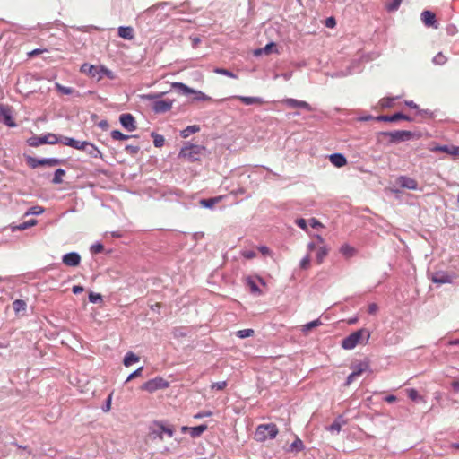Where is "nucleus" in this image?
Here are the masks:
<instances>
[{
	"instance_id": "28",
	"label": "nucleus",
	"mask_w": 459,
	"mask_h": 459,
	"mask_svg": "<svg viewBox=\"0 0 459 459\" xmlns=\"http://www.w3.org/2000/svg\"><path fill=\"white\" fill-rule=\"evenodd\" d=\"M324 243V238L320 235H315L313 239L307 244V250L308 252H312L314 250H316V248L319 247V245Z\"/></svg>"
},
{
	"instance_id": "2",
	"label": "nucleus",
	"mask_w": 459,
	"mask_h": 459,
	"mask_svg": "<svg viewBox=\"0 0 459 459\" xmlns=\"http://www.w3.org/2000/svg\"><path fill=\"white\" fill-rule=\"evenodd\" d=\"M164 94V92L154 93V94H145L143 95V99L146 100H152V109L156 114H162L169 111L172 108L173 100L164 99L161 100L160 97Z\"/></svg>"
},
{
	"instance_id": "31",
	"label": "nucleus",
	"mask_w": 459,
	"mask_h": 459,
	"mask_svg": "<svg viewBox=\"0 0 459 459\" xmlns=\"http://www.w3.org/2000/svg\"><path fill=\"white\" fill-rule=\"evenodd\" d=\"M140 358L132 351H128L124 358L123 363L126 367H129L134 363L138 362Z\"/></svg>"
},
{
	"instance_id": "17",
	"label": "nucleus",
	"mask_w": 459,
	"mask_h": 459,
	"mask_svg": "<svg viewBox=\"0 0 459 459\" xmlns=\"http://www.w3.org/2000/svg\"><path fill=\"white\" fill-rule=\"evenodd\" d=\"M421 20L426 26L437 28L436 24V16L431 11H423L421 13Z\"/></svg>"
},
{
	"instance_id": "42",
	"label": "nucleus",
	"mask_w": 459,
	"mask_h": 459,
	"mask_svg": "<svg viewBox=\"0 0 459 459\" xmlns=\"http://www.w3.org/2000/svg\"><path fill=\"white\" fill-rule=\"evenodd\" d=\"M214 73H216L218 74L225 75V76H228V77H230L233 79L238 78V75L236 74H234L233 72L228 70V69H225V68L217 67L214 69Z\"/></svg>"
},
{
	"instance_id": "12",
	"label": "nucleus",
	"mask_w": 459,
	"mask_h": 459,
	"mask_svg": "<svg viewBox=\"0 0 459 459\" xmlns=\"http://www.w3.org/2000/svg\"><path fill=\"white\" fill-rule=\"evenodd\" d=\"M119 122L121 126L128 132H134L137 128L135 118L130 113L121 114L119 117Z\"/></svg>"
},
{
	"instance_id": "3",
	"label": "nucleus",
	"mask_w": 459,
	"mask_h": 459,
	"mask_svg": "<svg viewBox=\"0 0 459 459\" xmlns=\"http://www.w3.org/2000/svg\"><path fill=\"white\" fill-rule=\"evenodd\" d=\"M378 136L387 137L389 143L396 144L413 139H418L420 138V134L407 130H395L389 132H379Z\"/></svg>"
},
{
	"instance_id": "37",
	"label": "nucleus",
	"mask_w": 459,
	"mask_h": 459,
	"mask_svg": "<svg viewBox=\"0 0 459 459\" xmlns=\"http://www.w3.org/2000/svg\"><path fill=\"white\" fill-rule=\"evenodd\" d=\"M38 221L35 219L29 220L27 221H24L22 223H20L19 225L15 226L13 230H27L32 226H35L37 224Z\"/></svg>"
},
{
	"instance_id": "56",
	"label": "nucleus",
	"mask_w": 459,
	"mask_h": 459,
	"mask_svg": "<svg viewBox=\"0 0 459 459\" xmlns=\"http://www.w3.org/2000/svg\"><path fill=\"white\" fill-rule=\"evenodd\" d=\"M104 249V247L101 243H95L91 245L90 250L92 254H99L101 253Z\"/></svg>"
},
{
	"instance_id": "61",
	"label": "nucleus",
	"mask_w": 459,
	"mask_h": 459,
	"mask_svg": "<svg viewBox=\"0 0 459 459\" xmlns=\"http://www.w3.org/2000/svg\"><path fill=\"white\" fill-rule=\"evenodd\" d=\"M173 335L178 338V337L186 336V333L183 328H174Z\"/></svg>"
},
{
	"instance_id": "24",
	"label": "nucleus",
	"mask_w": 459,
	"mask_h": 459,
	"mask_svg": "<svg viewBox=\"0 0 459 459\" xmlns=\"http://www.w3.org/2000/svg\"><path fill=\"white\" fill-rule=\"evenodd\" d=\"M87 154H89L92 158H99L103 160L102 152L100 149L95 146L93 143L89 142V145L86 146V149L83 150Z\"/></svg>"
},
{
	"instance_id": "64",
	"label": "nucleus",
	"mask_w": 459,
	"mask_h": 459,
	"mask_svg": "<svg viewBox=\"0 0 459 459\" xmlns=\"http://www.w3.org/2000/svg\"><path fill=\"white\" fill-rule=\"evenodd\" d=\"M336 25V21L333 17H329L325 20V26L327 28H333Z\"/></svg>"
},
{
	"instance_id": "14",
	"label": "nucleus",
	"mask_w": 459,
	"mask_h": 459,
	"mask_svg": "<svg viewBox=\"0 0 459 459\" xmlns=\"http://www.w3.org/2000/svg\"><path fill=\"white\" fill-rule=\"evenodd\" d=\"M62 262L67 266L75 267L80 264L81 256L77 252H70L63 255Z\"/></svg>"
},
{
	"instance_id": "50",
	"label": "nucleus",
	"mask_w": 459,
	"mask_h": 459,
	"mask_svg": "<svg viewBox=\"0 0 459 459\" xmlns=\"http://www.w3.org/2000/svg\"><path fill=\"white\" fill-rule=\"evenodd\" d=\"M125 151L131 155H136L140 151V146L133 145V144H126L125 146Z\"/></svg>"
},
{
	"instance_id": "25",
	"label": "nucleus",
	"mask_w": 459,
	"mask_h": 459,
	"mask_svg": "<svg viewBox=\"0 0 459 459\" xmlns=\"http://www.w3.org/2000/svg\"><path fill=\"white\" fill-rule=\"evenodd\" d=\"M26 162L31 169H37L39 166H46V158L26 157Z\"/></svg>"
},
{
	"instance_id": "10",
	"label": "nucleus",
	"mask_w": 459,
	"mask_h": 459,
	"mask_svg": "<svg viewBox=\"0 0 459 459\" xmlns=\"http://www.w3.org/2000/svg\"><path fill=\"white\" fill-rule=\"evenodd\" d=\"M283 104L291 108H302L307 111H313L314 108L305 100H299L293 98H286L281 100Z\"/></svg>"
},
{
	"instance_id": "33",
	"label": "nucleus",
	"mask_w": 459,
	"mask_h": 459,
	"mask_svg": "<svg viewBox=\"0 0 459 459\" xmlns=\"http://www.w3.org/2000/svg\"><path fill=\"white\" fill-rule=\"evenodd\" d=\"M402 0H387L385 9L389 13L397 11L401 5Z\"/></svg>"
},
{
	"instance_id": "5",
	"label": "nucleus",
	"mask_w": 459,
	"mask_h": 459,
	"mask_svg": "<svg viewBox=\"0 0 459 459\" xmlns=\"http://www.w3.org/2000/svg\"><path fill=\"white\" fill-rule=\"evenodd\" d=\"M278 428L273 423L260 424L255 432V438L258 442L273 439L278 435Z\"/></svg>"
},
{
	"instance_id": "1",
	"label": "nucleus",
	"mask_w": 459,
	"mask_h": 459,
	"mask_svg": "<svg viewBox=\"0 0 459 459\" xmlns=\"http://www.w3.org/2000/svg\"><path fill=\"white\" fill-rule=\"evenodd\" d=\"M209 154L207 149L199 144L186 143L181 148L178 157L186 160L189 162L200 161Z\"/></svg>"
},
{
	"instance_id": "4",
	"label": "nucleus",
	"mask_w": 459,
	"mask_h": 459,
	"mask_svg": "<svg viewBox=\"0 0 459 459\" xmlns=\"http://www.w3.org/2000/svg\"><path fill=\"white\" fill-rule=\"evenodd\" d=\"M369 337H370V333L367 329H365V328L359 329L342 339V347L344 350H352L359 343H361L364 339H365V342H367L368 341Z\"/></svg>"
},
{
	"instance_id": "52",
	"label": "nucleus",
	"mask_w": 459,
	"mask_h": 459,
	"mask_svg": "<svg viewBox=\"0 0 459 459\" xmlns=\"http://www.w3.org/2000/svg\"><path fill=\"white\" fill-rule=\"evenodd\" d=\"M322 325V322L320 321V319H316V320H313L311 322H308L307 324H306L303 327H304V331H309L316 326H319Z\"/></svg>"
},
{
	"instance_id": "41",
	"label": "nucleus",
	"mask_w": 459,
	"mask_h": 459,
	"mask_svg": "<svg viewBox=\"0 0 459 459\" xmlns=\"http://www.w3.org/2000/svg\"><path fill=\"white\" fill-rule=\"evenodd\" d=\"M56 90L61 94L70 95L74 92V89L71 87L64 86L58 82L55 84Z\"/></svg>"
},
{
	"instance_id": "47",
	"label": "nucleus",
	"mask_w": 459,
	"mask_h": 459,
	"mask_svg": "<svg viewBox=\"0 0 459 459\" xmlns=\"http://www.w3.org/2000/svg\"><path fill=\"white\" fill-rule=\"evenodd\" d=\"M254 330L253 329H243V330H239L237 332L236 335L238 337V338H241V339H244V338H247V337H250L254 334Z\"/></svg>"
},
{
	"instance_id": "54",
	"label": "nucleus",
	"mask_w": 459,
	"mask_h": 459,
	"mask_svg": "<svg viewBox=\"0 0 459 459\" xmlns=\"http://www.w3.org/2000/svg\"><path fill=\"white\" fill-rule=\"evenodd\" d=\"M310 265V255L307 254L300 261L299 266L303 270H307Z\"/></svg>"
},
{
	"instance_id": "7",
	"label": "nucleus",
	"mask_w": 459,
	"mask_h": 459,
	"mask_svg": "<svg viewBox=\"0 0 459 459\" xmlns=\"http://www.w3.org/2000/svg\"><path fill=\"white\" fill-rule=\"evenodd\" d=\"M149 434L153 439L159 438L162 440L163 434H167L169 437H172L174 429L171 427L164 425L161 421L155 420L149 427Z\"/></svg>"
},
{
	"instance_id": "40",
	"label": "nucleus",
	"mask_w": 459,
	"mask_h": 459,
	"mask_svg": "<svg viewBox=\"0 0 459 459\" xmlns=\"http://www.w3.org/2000/svg\"><path fill=\"white\" fill-rule=\"evenodd\" d=\"M193 94L195 95V100H199V101L212 100V99L210 96L206 95L204 92L198 91V90L194 89Z\"/></svg>"
},
{
	"instance_id": "36",
	"label": "nucleus",
	"mask_w": 459,
	"mask_h": 459,
	"mask_svg": "<svg viewBox=\"0 0 459 459\" xmlns=\"http://www.w3.org/2000/svg\"><path fill=\"white\" fill-rule=\"evenodd\" d=\"M110 135L113 140H118V141L127 140V139L135 137L134 135L125 134L118 130H112L110 133Z\"/></svg>"
},
{
	"instance_id": "9",
	"label": "nucleus",
	"mask_w": 459,
	"mask_h": 459,
	"mask_svg": "<svg viewBox=\"0 0 459 459\" xmlns=\"http://www.w3.org/2000/svg\"><path fill=\"white\" fill-rule=\"evenodd\" d=\"M169 382L160 377H156L152 379L146 381L141 389L149 393H153L159 389H165L169 386Z\"/></svg>"
},
{
	"instance_id": "57",
	"label": "nucleus",
	"mask_w": 459,
	"mask_h": 459,
	"mask_svg": "<svg viewBox=\"0 0 459 459\" xmlns=\"http://www.w3.org/2000/svg\"><path fill=\"white\" fill-rule=\"evenodd\" d=\"M143 369V367H140L138 368L136 370H134V372H132L126 378V382H129L131 380H133L134 378L141 376L142 374V371Z\"/></svg>"
},
{
	"instance_id": "21",
	"label": "nucleus",
	"mask_w": 459,
	"mask_h": 459,
	"mask_svg": "<svg viewBox=\"0 0 459 459\" xmlns=\"http://www.w3.org/2000/svg\"><path fill=\"white\" fill-rule=\"evenodd\" d=\"M339 251L346 259L351 258L357 254L356 248L347 243L342 245Z\"/></svg>"
},
{
	"instance_id": "60",
	"label": "nucleus",
	"mask_w": 459,
	"mask_h": 459,
	"mask_svg": "<svg viewBox=\"0 0 459 459\" xmlns=\"http://www.w3.org/2000/svg\"><path fill=\"white\" fill-rule=\"evenodd\" d=\"M408 397L412 401H417L420 395L416 389L411 388L408 390Z\"/></svg>"
},
{
	"instance_id": "8",
	"label": "nucleus",
	"mask_w": 459,
	"mask_h": 459,
	"mask_svg": "<svg viewBox=\"0 0 459 459\" xmlns=\"http://www.w3.org/2000/svg\"><path fill=\"white\" fill-rule=\"evenodd\" d=\"M59 142V137L52 133L44 135H34L30 137L27 141L28 144L31 147H38L41 144H56Z\"/></svg>"
},
{
	"instance_id": "19",
	"label": "nucleus",
	"mask_w": 459,
	"mask_h": 459,
	"mask_svg": "<svg viewBox=\"0 0 459 459\" xmlns=\"http://www.w3.org/2000/svg\"><path fill=\"white\" fill-rule=\"evenodd\" d=\"M120 38L131 40L134 37V29L130 26H120L117 30Z\"/></svg>"
},
{
	"instance_id": "6",
	"label": "nucleus",
	"mask_w": 459,
	"mask_h": 459,
	"mask_svg": "<svg viewBox=\"0 0 459 459\" xmlns=\"http://www.w3.org/2000/svg\"><path fill=\"white\" fill-rule=\"evenodd\" d=\"M80 71L82 74H89L97 80H100L103 76H107L109 79L113 78V74L110 70L104 66H95L87 63L82 65Z\"/></svg>"
},
{
	"instance_id": "11",
	"label": "nucleus",
	"mask_w": 459,
	"mask_h": 459,
	"mask_svg": "<svg viewBox=\"0 0 459 459\" xmlns=\"http://www.w3.org/2000/svg\"><path fill=\"white\" fill-rule=\"evenodd\" d=\"M0 122L4 123L9 127H15L16 123L14 122L12 111L6 105H0Z\"/></svg>"
},
{
	"instance_id": "62",
	"label": "nucleus",
	"mask_w": 459,
	"mask_h": 459,
	"mask_svg": "<svg viewBox=\"0 0 459 459\" xmlns=\"http://www.w3.org/2000/svg\"><path fill=\"white\" fill-rule=\"evenodd\" d=\"M296 224L302 230H307V221L303 218H299L296 220Z\"/></svg>"
},
{
	"instance_id": "53",
	"label": "nucleus",
	"mask_w": 459,
	"mask_h": 459,
	"mask_svg": "<svg viewBox=\"0 0 459 459\" xmlns=\"http://www.w3.org/2000/svg\"><path fill=\"white\" fill-rule=\"evenodd\" d=\"M89 301L96 304L102 301V296L100 293L91 292L89 294Z\"/></svg>"
},
{
	"instance_id": "15",
	"label": "nucleus",
	"mask_w": 459,
	"mask_h": 459,
	"mask_svg": "<svg viewBox=\"0 0 459 459\" xmlns=\"http://www.w3.org/2000/svg\"><path fill=\"white\" fill-rule=\"evenodd\" d=\"M452 276L446 272L439 271L433 273L431 275V281L437 284H445L452 282Z\"/></svg>"
},
{
	"instance_id": "22",
	"label": "nucleus",
	"mask_w": 459,
	"mask_h": 459,
	"mask_svg": "<svg viewBox=\"0 0 459 459\" xmlns=\"http://www.w3.org/2000/svg\"><path fill=\"white\" fill-rule=\"evenodd\" d=\"M329 248L325 242L316 248V259L317 264H322L325 256L328 255Z\"/></svg>"
},
{
	"instance_id": "55",
	"label": "nucleus",
	"mask_w": 459,
	"mask_h": 459,
	"mask_svg": "<svg viewBox=\"0 0 459 459\" xmlns=\"http://www.w3.org/2000/svg\"><path fill=\"white\" fill-rule=\"evenodd\" d=\"M228 383L227 381H219V382H214L211 385V388L212 390H223L226 386H227Z\"/></svg>"
},
{
	"instance_id": "48",
	"label": "nucleus",
	"mask_w": 459,
	"mask_h": 459,
	"mask_svg": "<svg viewBox=\"0 0 459 459\" xmlns=\"http://www.w3.org/2000/svg\"><path fill=\"white\" fill-rule=\"evenodd\" d=\"M432 62L435 65H442L446 62V57L441 52H439L433 57Z\"/></svg>"
},
{
	"instance_id": "51",
	"label": "nucleus",
	"mask_w": 459,
	"mask_h": 459,
	"mask_svg": "<svg viewBox=\"0 0 459 459\" xmlns=\"http://www.w3.org/2000/svg\"><path fill=\"white\" fill-rule=\"evenodd\" d=\"M62 159L58 158H46V166L54 167L63 163Z\"/></svg>"
},
{
	"instance_id": "35",
	"label": "nucleus",
	"mask_w": 459,
	"mask_h": 459,
	"mask_svg": "<svg viewBox=\"0 0 459 459\" xmlns=\"http://www.w3.org/2000/svg\"><path fill=\"white\" fill-rule=\"evenodd\" d=\"M65 175V170L63 169H56L54 173V177L52 178V183L55 185H59L63 182V177Z\"/></svg>"
},
{
	"instance_id": "16",
	"label": "nucleus",
	"mask_w": 459,
	"mask_h": 459,
	"mask_svg": "<svg viewBox=\"0 0 459 459\" xmlns=\"http://www.w3.org/2000/svg\"><path fill=\"white\" fill-rule=\"evenodd\" d=\"M229 99H237L239 100L245 105H253V104H263L264 100L261 97H249V96H240L235 95L231 96Z\"/></svg>"
},
{
	"instance_id": "38",
	"label": "nucleus",
	"mask_w": 459,
	"mask_h": 459,
	"mask_svg": "<svg viewBox=\"0 0 459 459\" xmlns=\"http://www.w3.org/2000/svg\"><path fill=\"white\" fill-rule=\"evenodd\" d=\"M27 307V304L22 299H16L13 302V308L15 313H20L22 311H25Z\"/></svg>"
},
{
	"instance_id": "29",
	"label": "nucleus",
	"mask_w": 459,
	"mask_h": 459,
	"mask_svg": "<svg viewBox=\"0 0 459 459\" xmlns=\"http://www.w3.org/2000/svg\"><path fill=\"white\" fill-rule=\"evenodd\" d=\"M207 429L206 424H201L195 427H190V436L193 438L200 437Z\"/></svg>"
},
{
	"instance_id": "32",
	"label": "nucleus",
	"mask_w": 459,
	"mask_h": 459,
	"mask_svg": "<svg viewBox=\"0 0 459 459\" xmlns=\"http://www.w3.org/2000/svg\"><path fill=\"white\" fill-rule=\"evenodd\" d=\"M401 116L400 112H396L393 115H380L376 117L377 121H384V122H396L400 120Z\"/></svg>"
},
{
	"instance_id": "34",
	"label": "nucleus",
	"mask_w": 459,
	"mask_h": 459,
	"mask_svg": "<svg viewBox=\"0 0 459 459\" xmlns=\"http://www.w3.org/2000/svg\"><path fill=\"white\" fill-rule=\"evenodd\" d=\"M220 199H221L220 197H212V198H207V199H202L200 201V204L204 208L212 209V208H213L214 204L219 202Z\"/></svg>"
},
{
	"instance_id": "43",
	"label": "nucleus",
	"mask_w": 459,
	"mask_h": 459,
	"mask_svg": "<svg viewBox=\"0 0 459 459\" xmlns=\"http://www.w3.org/2000/svg\"><path fill=\"white\" fill-rule=\"evenodd\" d=\"M396 99H397V97L396 98H390V97L383 98L380 100L379 105L381 106L382 108H391L394 105V102Z\"/></svg>"
},
{
	"instance_id": "27",
	"label": "nucleus",
	"mask_w": 459,
	"mask_h": 459,
	"mask_svg": "<svg viewBox=\"0 0 459 459\" xmlns=\"http://www.w3.org/2000/svg\"><path fill=\"white\" fill-rule=\"evenodd\" d=\"M436 150L454 156L459 155V147L454 145H440L437 147Z\"/></svg>"
},
{
	"instance_id": "44",
	"label": "nucleus",
	"mask_w": 459,
	"mask_h": 459,
	"mask_svg": "<svg viewBox=\"0 0 459 459\" xmlns=\"http://www.w3.org/2000/svg\"><path fill=\"white\" fill-rule=\"evenodd\" d=\"M44 212V208L39 205L30 207L26 212L25 215H40Z\"/></svg>"
},
{
	"instance_id": "18",
	"label": "nucleus",
	"mask_w": 459,
	"mask_h": 459,
	"mask_svg": "<svg viewBox=\"0 0 459 459\" xmlns=\"http://www.w3.org/2000/svg\"><path fill=\"white\" fill-rule=\"evenodd\" d=\"M329 160L337 168L347 164V159L342 153L335 152L329 156Z\"/></svg>"
},
{
	"instance_id": "46",
	"label": "nucleus",
	"mask_w": 459,
	"mask_h": 459,
	"mask_svg": "<svg viewBox=\"0 0 459 459\" xmlns=\"http://www.w3.org/2000/svg\"><path fill=\"white\" fill-rule=\"evenodd\" d=\"M247 283L249 286L251 292L260 293L261 290H260L259 287L257 286V284L255 283L254 279H252L251 277H247Z\"/></svg>"
},
{
	"instance_id": "30",
	"label": "nucleus",
	"mask_w": 459,
	"mask_h": 459,
	"mask_svg": "<svg viewBox=\"0 0 459 459\" xmlns=\"http://www.w3.org/2000/svg\"><path fill=\"white\" fill-rule=\"evenodd\" d=\"M199 131H200V126L198 125L188 126L180 132V136L182 138H187L191 134H195Z\"/></svg>"
},
{
	"instance_id": "39",
	"label": "nucleus",
	"mask_w": 459,
	"mask_h": 459,
	"mask_svg": "<svg viewBox=\"0 0 459 459\" xmlns=\"http://www.w3.org/2000/svg\"><path fill=\"white\" fill-rule=\"evenodd\" d=\"M151 136L153 139V144H154L155 147L160 148V147H162L164 145L165 139H164V137L161 134H159L157 133L152 132L151 134Z\"/></svg>"
},
{
	"instance_id": "20",
	"label": "nucleus",
	"mask_w": 459,
	"mask_h": 459,
	"mask_svg": "<svg viewBox=\"0 0 459 459\" xmlns=\"http://www.w3.org/2000/svg\"><path fill=\"white\" fill-rule=\"evenodd\" d=\"M352 373L359 377L362 373L369 370V363L367 360L360 361L358 364L351 366Z\"/></svg>"
},
{
	"instance_id": "63",
	"label": "nucleus",
	"mask_w": 459,
	"mask_h": 459,
	"mask_svg": "<svg viewBox=\"0 0 459 459\" xmlns=\"http://www.w3.org/2000/svg\"><path fill=\"white\" fill-rule=\"evenodd\" d=\"M242 255L247 259H252L255 256V252L252 250H245L242 252Z\"/></svg>"
},
{
	"instance_id": "26",
	"label": "nucleus",
	"mask_w": 459,
	"mask_h": 459,
	"mask_svg": "<svg viewBox=\"0 0 459 459\" xmlns=\"http://www.w3.org/2000/svg\"><path fill=\"white\" fill-rule=\"evenodd\" d=\"M346 423L342 416H338L334 421L327 428L330 432L339 433L342 425Z\"/></svg>"
},
{
	"instance_id": "13",
	"label": "nucleus",
	"mask_w": 459,
	"mask_h": 459,
	"mask_svg": "<svg viewBox=\"0 0 459 459\" xmlns=\"http://www.w3.org/2000/svg\"><path fill=\"white\" fill-rule=\"evenodd\" d=\"M396 183L403 188L410 190H417L419 188L418 182L407 176H400L396 179Z\"/></svg>"
},
{
	"instance_id": "45",
	"label": "nucleus",
	"mask_w": 459,
	"mask_h": 459,
	"mask_svg": "<svg viewBox=\"0 0 459 459\" xmlns=\"http://www.w3.org/2000/svg\"><path fill=\"white\" fill-rule=\"evenodd\" d=\"M290 450L299 452L304 449L303 442L299 438H296L290 445Z\"/></svg>"
},
{
	"instance_id": "23",
	"label": "nucleus",
	"mask_w": 459,
	"mask_h": 459,
	"mask_svg": "<svg viewBox=\"0 0 459 459\" xmlns=\"http://www.w3.org/2000/svg\"><path fill=\"white\" fill-rule=\"evenodd\" d=\"M172 88L182 95L187 96L193 94L194 89L188 87L183 82H173Z\"/></svg>"
},
{
	"instance_id": "58",
	"label": "nucleus",
	"mask_w": 459,
	"mask_h": 459,
	"mask_svg": "<svg viewBox=\"0 0 459 459\" xmlns=\"http://www.w3.org/2000/svg\"><path fill=\"white\" fill-rule=\"evenodd\" d=\"M74 138L67 137V136H62L59 138V142H61L63 144L72 147L74 144Z\"/></svg>"
},
{
	"instance_id": "59",
	"label": "nucleus",
	"mask_w": 459,
	"mask_h": 459,
	"mask_svg": "<svg viewBox=\"0 0 459 459\" xmlns=\"http://www.w3.org/2000/svg\"><path fill=\"white\" fill-rule=\"evenodd\" d=\"M212 415V411H201L194 415L195 419H203L206 417H210Z\"/></svg>"
},
{
	"instance_id": "49",
	"label": "nucleus",
	"mask_w": 459,
	"mask_h": 459,
	"mask_svg": "<svg viewBox=\"0 0 459 459\" xmlns=\"http://www.w3.org/2000/svg\"><path fill=\"white\" fill-rule=\"evenodd\" d=\"M87 145H89V142L78 141V140L74 139L72 148H74V149L80 150V151H83L84 149H86Z\"/></svg>"
}]
</instances>
